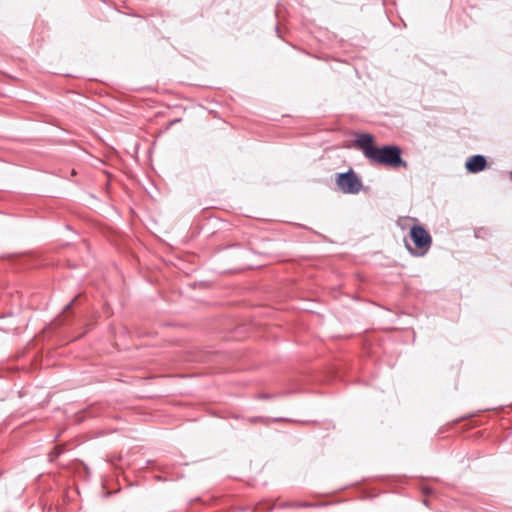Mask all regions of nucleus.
Returning <instances> with one entry per match:
<instances>
[{
	"label": "nucleus",
	"mask_w": 512,
	"mask_h": 512,
	"mask_svg": "<svg viewBox=\"0 0 512 512\" xmlns=\"http://www.w3.org/2000/svg\"><path fill=\"white\" fill-rule=\"evenodd\" d=\"M374 138L370 134H360L355 140V146L362 151L371 164L383 165L392 168L407 167V162L401 157V149L396 145L376 147Z\"/></svg>",
	"instance_id": "obj_1"
},
{
	"label": "nucleus",
	"mask_w": 512,
	"mask_h": 512,
	"mask_svg": "<svg viewBox=\"0 0 512 512\" xmlns=\"http://www.w3.org/2000/svg\"><path fill=\"white\" fill-rule=\"evenodd\" d=\"M410 237L417 248L416 250H413L409 244H406L410 253L414 256L425 255L432 244V238L427 230L421 225H414L410 229Z\"/></svg>",
	"instance_id": "obj_2"
},
{
	"label": "nucleus",
	"mask_w": 512,
	"mask_h": 512,
	"mask_svg": "<svg viewBox=\"0 0 512 512\" xmlns=\"http://www.w3.org/2000/svg\"><path fill=\"white\" fill-rule=\"evenodd\" d=\"M337 185L346 194H357L362 188V182L352 171L338 174Z\"/></svg>",
	"instance_id": "obj_3"
},
{
	"label": "nucleus",
	"mask_w": 512,
	"mask_h": 512,
	"mask_svg": "<svg viewBox=\"0 0 512 512\" xmlns=\"http://www.w3.org/2000/svg\"><path fill=\"white\" fill-rule=\"evenodd\" d=\"M486 164L487 161L483 155H474L467 160L465 167L470 173H478L485 169Z\"/></svg>",
	"instance_id": "obj_4"
},
{
	"label": "nucleus",
	"mask_w": 512,
	"mask_h": 512,
	"mask_svg": "<svg viewBox=\"0 0 512 512\" xmlns=\"http://www.w3.org/2000/svg\"><path fill=\"white\" fill-rule=\"evenodd\" d=\"M71 306V303H69L68 305H66L65 309H69Z\"/></svg>",
	"instance_id": "obj_5"
},
{
	"label": "nucleus",
	"mask_w": 512,
	"mask_h": 512,
	"mask_svg": "<svg viewBox=\"0 0 512 512\" xmlns=\"http://www.w3.org/2000/svg\"><path fill=\"white\" fill-rule=\"evenodd\" d=\"M510 178H511V180H512V171L510 172Z\"/></svg>",
	"instance_id": "obj_6"
}]
</instances>
